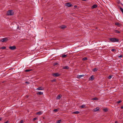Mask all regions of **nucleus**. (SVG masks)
Here are the masks:
<instances>
[{
    "mask_svg": "<svg viewBox=\"0 0 123 123\" xmlns=\"http://www.w3.org/2000/svg\"><path fill=\"white\" fill-rule=\"evenodd\" d=\"M9 121H7L6 122H5L4 123H8V122Z\"/></svg>",
    "mask_w": 123,
    "mask_h": 123,
    "instance_id": "40",
    "label": "nucleus"
},
{
    "mask_svg": "<svg viewBox=\"0 0 123 123\" xmlns=\"http://www.w3.org/2000/svg\"><path fill=\"white\" fill-rule=\"evenodd\" d=\"M61 121V120L60 119L56 121V123H60Z\"/></svg>",
    "mask_w": 123,
    "mask_h": 123,
    "instance_id": "24",
    "label": "nucleus"
},
{
    "mask_svg": "<svg viewBox=\"0 0 123 123\" xmlns=\"http://www.w3.org/2000/svg\"><path fill=\"white\" fill-rule=\"evenodd\" d=\"M69 68V67L68 66H64L63 67V69H68Z\"/></svg>",
    "mask_w": 123,
    "mask_h": 123,
    "instance_id": "13",
    "label": "nucleus"
},
{
    "mask_svg": "<svg viewBox=\"0 0 123 123\" xmlns=\"http://www.w3.org/2000/svg\"><path fill=\"white\" fill-rule=\"evenodd\" d=\"M37 119V117H35V118H34L33 119V121H35V120H36Z\"/></svg>",
    "mask_w": 123,
    "mask_h": 123,
    "instance_id": "34",
    "label": "nucleus"
},
{
    "mask_svg": "<svg viewBox=\"0 0 123 123\" xmlns=\"http://www.w3.org/2000/svg\"><path fill=\"white\" fill-rule=\"evenodd\" d=\"M6 48L5 47H2L0 49H5Z\"/></svg>",
    "mask_w": 123,
    "mask_h": 123,
    "instance_id": "27",
    "label": "nucleus"
},
{
    "mask_svg": "<svg viewBox=\"0 0 123 123\" xmlns=\"http://www.w3.org/2000/svg\"><path fill=\"white\" fill-rule=\"evenodd\" d=\"M98 70V69L97 68H95L93 69L92 70V71L94 72H95L96 71H97Z\"/></svg>",
    "mask_w": 123,
    "mask_h": 123,
    "instance_id": "18",
    "label": "nucleus"
},
{
    "mask_svg": "<svg viewBox=\"0 0 123 123\" xmlns=\"http://www.w3.org/2000/svg\"><path fill=\"white\" fill-rule=\"evenodd\" d=\"M92 99L93 100H96L97 99V98H93Z\"/></svg>",
    "mask_w": 123,
    "mask_h": 123,
    "instance_id": "28",
    "label": "nucleus"
},
{
    "mask_svg": "<svg viewBox=\"0 0 123 123\" xmlns=\"http://www.w3.org/2000/svg\"><path fill=\"white\" fill-rule=\"evenodd\" d=\"M23 120H21L19 122V123H23Z\"/></svg>",
    "mask_w": 123,
    "mask_h": 123,
    "instance_id": "38",
    "label": "nucleus"
},
{
    "mask_svg": "<svg viewBox=\"0 0 123 123\" xmlns=\"http://www.w3.org/2000/svg\"><path fill=\"white\" fill-rule=\"evenodd\" d=\"M94 79V78L93 75H92L89 78V80H93Z\"/></svg>",
    "mask_w": 123,
    "mask_h": 123,
    "instance_id": "8",
    "label": "nucleus"
},
{
    "mask_svg": "<svg viewBox=\"0 0 123 123\" xmlns=\"http://www.w3.org/2000/svg\"><path fill=\"white\" fill-rule=\"evenodd\" d=\"M58 111V109H55L53 110V111L55 112H57Z\"/></svg>",
    "mask_w": 123,
    "mask_h": 123,
    "instance_id": "31",
    "label": "nucleus"
},
{
    "mask_svg": "<svg viewBox=\"0 0 123 123\" xmlns=\"http://www.w3.org/2000/svg\"><path fill=\"white\" fill-rule=\"evenodd\" d=\"M121 102H122L121 100H120L119 101H117V103H118V104H119V103H121Z\"/></svg>",
    "mask_w": 123,
    "mask_h": 123,
    "instance_id": "32",
    "label": "nucleus"
},
{
    "mask_svg": "<svg viewBox=\"0 0 123 123\" xmlns=\"http://www.w3.org/2000/svg\"><path fill=\"white\" fill-rule=\"evenodd\" d=\"M116 50L114 49H112L111 50V51L112 52H113Z\"/></svg>",
    "mask_w": 123,
    "mask_h": 123,
    "instance_id": "35",
    "label": "nucleus"
},
{
    "mask_svg": "<svg viewBox=\"0 0 123 123\" xmlns=\"http://www.w3.org/2000/svg\"><path fill=\"white\" fill-rule=\"evenodd\" d=\"M61 27V28L62 29H64L65 28H66V26L65 25H62L61 27Z\"/></svg>",
    "mask_w": 123,
    "mask_h": 123,
    "instance_id": "9",
    "label": "nucleus"
},
{
    "mask_svg": "<svg viewBox=\"0 0 123 123\" xmlns=\"http://www.w3.org/2000/svg\"><path fill=\"white\" fill-rule=\"evenodd\" d=\"M8 40L7 38H5L1 39L0 41L3 42H5Z\"/></svg>",
    "mask_w": 123,
    "mask_h": 123,
    "instance_id": "3",
    "label": "nucleus"
},
{
    "mask_svg": "<svg viewBox=\"0 0 123 123\" xmlns=\"http://www.w3.org/2000/svg\"><path fill=\"white\" fill-rule=\"evenodd\" d=\"M74 7L75 8H76L77 7V6H75Z\"/></svg>",
    "mask_w": 123,
    "mask_h": 123,
    "instance_id": "41",
    "label": "nucleus"
},
{
    "mask_svg": "<svg viewBox=\"0 0 123 123\" xmlns=\"http://www.w3.org/2000/svg\"><path fill=\"white\" fill-rule=\"evenodd\" d=\"M84 76V75H78L77 76V78H78L79 79V78H81L82 77Z\"/></svg>",
    "mask_w": 123,
    "mask_h": 123,
    "instance_id": "12",
    "label": "nucleus"
},
{
    "mask_svg": "<svg viewBox=\"0 0 123 123\" xmlns=\"http://www.w3.org/2000/svg\"><path fill=\"white\" fill-rule=\"evenodd\" d=\"M87 58L86 57H85L83 58L82 59V60L83 61H85V60H87Z\"/></svg>",
    "mask_w": 123,
    "mask_h": 123,
    "instance_id": "26",
    "label": "nucleus"
},
{
    "mask_svg": "<svg viewBox=\"0 0 123 123\" xmlns=\"http://www.w3.org/2000/svg\"><path fill=\"white\" fill-rule=\"evenodd\" d=\"M114 32L116 33H118V34H119V33H120V32L117 30H114Z\"/></svg>",
    "mask_w": 123,
    "mask_h": 123,
    "instance_id": "15",
    "label": "nucleus"
},
{
    "mask_svg": "<svg viewBox=\"0 0 123 123\" xmlns=\"http://www.w3.org/2000/svg\"><path fill=\"white\" fill-rule=\"evenodd\" d=\"M2 119V118H0V121Z\"/></svg>",
    "mask_w": 123,
    "mask_h": 123,
    "instance_id": "44",
    "label": "nucleus"
},
{
    "mask_svg": "<svg viewBox=\"0 0 123 123\" xmlns=\"http://www.w3.org/2000/svg\"><path fill=\"white\" fill-rule=\"evenodd\" d=\"M52 75L54 77H57L60 76V74L58 73H55L52 74Z\"/></svg>",
    "mask_w": 123,
    "mask_h": 123,
    "instance_id": "4",
    "label": "nucleus"
},
{
    "mask_svg": "<svg viewBox=\"0 0 123 123\" xmlns=\"http://www.w3.org/2000/svg\"><path fill=\"white\" fill-rule=\"evenodd\" d=\"M122 57V55H120L119 56H118V58H120Z\"/></svg>",
    "mask_w": 123,
    "mask_h": 123,
    "instance_id": "36",
    "label": "nucleus"
},
{
    "mask_svg": "<svg viewBox=\"0 0 123 123\" xmlns=\"http://www.w3.org/2000/svg\"><path fill=\"white\" fill-rule=\"evenodd\" d=\"M65 5L68 7H70L72 6V5L70 3H67L65 4Z\"/></svg>",
    "mask_w": 123,
    "mask_h": 123,
    "instance_id": "5",
    "label": "nucleus"
},
{
    "mask_svg": "<svg viewBox=\"0 0 123 123\" xmlns=\"http://www.w3.org/2000/svg\"><path fill=\"white\" fill-rule=\"evenodd\" d=\"M51 81L52 82H55L56 81V80L55 79H54L52 80Z\"/></svg>",
    "mask_w": 123,
    "mask_h": 123,
    "instance_id": "33",
    "label": "nucleus"
},
{
    "mask_svg": "<svg viewBox=\"0 0 123 123\" xmlns=\"http://www.w3.org/2000/svg\"><path fill=\"white\" fill-rule=\"evenodd\" d=\"M99 107H97L96 108H95L93 110V111L94 112L97 111L99 110Z\"/></svg>",
    "mask_w": 123,
    "mask_h": 123,
    "instance_id": "7",
    "label": "nucleus"
},
{
    "mask_svg": "<svg viewBox=\"0 0 123 123\" xmlns=\"http://www.w3.org/2000/svg\"><path fill=\"white\" fill-rule=\"evenodd\" d=\"M25 83H28V82H25Z\"/></svg>",
    "mask_w": 123,
    "mask_h": 123,
    "instance_id": "45",
    "label": "nucleus"
},
{
    "mask_svg": "<svg viewBox=\"0 0 123 123\" xmlns=\"http://www.w3.org/2000/svg\"><path fill=\"white\" fill-rule=\"evenodd\" d=\"M97 5L96 4L92 6L91 8L92 9H93L97 7Z\"/></svg>",
    "mask_w": 123,
    "mask_h": 123,
    "instance_id": "10",
    "label": "nucleus"
},
{
    "mask_svg": "<svg viewBox=\"0 0 123 123\" xmlns=\"http://www.w3.org/2000/svg\"><path fill=\"white\" fill-rule=\"evenodd\" d=\"M120 9L123 14V9L122 8L120 7Z\"/></svg>",
    "mask_w": 123,
    "mask_h": 123,
    "instance_id": "29",
    "label": "nucleus"
},
{
    "mask_svg": "<svg viewBox=\"0 0 123 123\" xmlns=\"http://www.w3.org/2000/svg\"><path fill=\"white\" fill-rule=\"evenodd\" d=\"M37 94L38 95H41L43 94V92H37Z\"/></svg>",
    "mask_w": 123,
    "mask_h": 123,
    "instance_id": "16",
    "label": "nucleus"
},
{
    "mask_svg": "<svg viewBox=\"0 0 123 123\" xmlns=\"http://www.w3.org/2000/svg\"><path fill=\"white\" fill-rule=\"evenodd\" d=\"M29 97V96L28 95L25 96V97L26 98H27Z\"/></svg>",
    "mask_w": 123,
    "mask_h": 123,
    "instance_id": "39",
    "label": "nucleus"
},
{
    "mask_svg": "<svg viewBox=\"0 0 123 123\" xmlns=\"http://www.w3.org/2000/svg\"><path fill=\"white\" fill-rule=\"evenodd\" d=\"M86 106V105H83L81 106L80 107L82 108H84Z\"/></svg>",
    "mask_w": 123,
    "mask_h": 123,
    "instance_id": "23",
    "label": "nucleus"
},
{
    "mask_svg": "<svg viewBox=\"0 0 123 123\" xmlns=\"http://www.w3.org/2000/svg\"><path fill=\"white\" fill-rule=\"evenodd\" d=\"M67 55H62L61 56V57H62V58H64L65 57H66L67 56Z\"/></svg>",
    "mask_w": 123,
    "mask_h": 123,
    "instance_id": "17",
    "label": "nucleus"
},
{
    "mask_svg": "<svg viewBox=\"0 0 123 123\" xmlns=\"http://www.w3.org/2000/svg\"><path fill=\"white\" fill-rule=\"evenodd\" d=\"M112 75H110L108 77V78L109 79H110L112 77Z\"/></svg>",
    "mask_w": 123,
    "mask_h": 123,
    "instance_id": "25",
    "label": "nucleus"
},
{
    "mask_svg": "<svg viewBox=\"0 0 123 123\" xmlns=\"http://www.w3.org/2000/svg\"><path fill=\"white\" fill-rule=\"evenodd\" d=\"M14 12L12 10H8L6 14L7 16H11L14 15Z\"/></svg>",
    "mask_w": 123,
    "mask_h": 123,
    "instance_id": "1",
    "label": "nucleus"
},
{
    "mask_svg": "<svg viewBox=\"0 0 123 123\" xmlns=\"http://www.w3.org/2000/svg\"><path fill=\"white\" fill-rule=\"evenodd\" d=\"M121 109H123V106H121Z\"/></svg>",
    "mask_w": 123,
    "mask_h": 123,
    "instance_id": "42",
    "label": "nucleus"
},
{
    "mask_svg": "<svg viewBox=\"0 0 123 123\" xmlns=\"http://www.w3.org/2000/svg\"><path fill=\"white\" fill-rule=\"evenodd\" d=\"M80 113V112L79 111H76L74 112H73V113L76 114H77Z\"/></svg>",
    "mask_w": 123,
    "mask_h": 123,
    "instance_id": "21",
    "label": "nucleus"
},
{
    "mask_svg": "<svg viewBox=\"0 0 123 123\" xmlns=\"http://www.w3.org/2000/svg\"><path fill=\"white\" fill-rule=\"evenodd\" d=\"M102 110L105 112H107L108 110V109L107 108H105L102 109Z\"/></svg>",
    "mask_w": 123,
    "mask_h": 123,
    "instance_id": "14",
    "label": "nucleus"
},
{
    "mask_svg": "<svg viewBox=\"0 0 123 123\" xmlns=\"http://www.w3.org/2000/svg\"><path fill=\"white\" fill-rule=\"evenodd\" d=\"M32 70V69H27L25 70V72H28L30 71H31Z\"/></svg>",
    "mask_w": 123,
    "mask_h": 123,
    "instance_id": "20",
    "label": "nucleus"
},
{
    "mask_svg": "<svg viewBox=\"0 0 123 123\" xmlns=\"http://www.w3.org/2000/svg\"><path fill=\"white\" fill-rule=\"evenodd\" d=\"M61 96L59 94L58 95V96H57V99H59L61 98Z\"/></svg>",
    "mask_w": 123,
    "mask_h": 123,
    "instance_id": "19",
    "label": "nucleus"
},
{
    "mask_svg": "<svg viewBox=\"0 0 123 123\" xmlns=\"http://www.w3.org/2000/svg\"><path fill=\"white\" fill-rule=\"evenodd\" d=\"M115 25H120V24L119 23H115Z\"/></svg>",
    "mask_w": 123,
    "mask_h": 123,
    "instance_id": "30",
    "label": "nucleus"
},
{
    "mask_svg": "<svg viewBox=\"0 0 123 123\" xmlns=\"http://www.w3.org/2000/svg\"><path fill=\"white\" fill-rule=\"evenodd\" d=\"M115 123H118V122H117V121H116L115 122Z\"/></svg>",
    "mask_w": 123,
    "mask_h": 123,
    "instance_id": "43",
    "label": "nucleus"
},
{
    "mask_svg": "<svg viewBox=\"0 0 123 123\" xmlns=\"http://www.w3.org/2000/svg\"><path fill=\"white\" fill-rule=\"evenodd\" d=\"M42 112L41 111H39L36 114L37 115H41L42 114Z\"/></svg>",
    "mask_w": 123,
    "mask_h": 123,
    "instance_id": "22",
    "label": "nucleus"
},
{
    "mask_svg": "<svg viewBox=\"0 0 123 123\" xmlns=\"http://www.w3.org/2000/svg\"><path fill=\"white\" fill-rule=\"evenodd\" d=\"M9 48L11 50H13L16 49V47L15 46H10L9 47Z\"/></svg>",
    "mask_w": 123,
    "mask_h": 123,
    "instance_id": "6",
    "label": "nucleus"
},
{
    "mask_svg": "<svg viewBox=\"0 0 123 123\" xmlns=\"http://www.w3.org/2000/svg\"><path fill=\"white\" fill-rule=\"evenodd\" d=\"M42 87H39L37 88V90H43V88H42Z\"/></svg>",
    "mask_w": 123,
    "mask_h": 123,
    "instance_id": "11",
    "label": "nucleus"
},
{
    "mask_svg": "<svg viewBox=\"0 0 123 123\" xmlns=\"http://www.w3.org/2000/svg\"><path fill=\"white\" fill-rule=\"evenodd\" d=\"M58 64V63L57 62H55L54 63V65L55 66L57 65Z\"/></svg>",
    "mask_w": 123,
    "mask_h": 123,
    "instance_id": "37",
    "label": "nucleus"
},
{
    "mask_svg": "<svg viewBox=\"0 0 123 123\" xmlns=\"http://www.w3.org/2000/svg\"><path fill=\"white\" fill-rule=\"evenodd\" d=\"M109 40L110 41L112 42H118L119 41L118 39L115 38H110Z\"/></svg>",
    "mask_w": 123,
    "mask_h": 123,
    "instance_id": "2",
    "label": "nucleus"
}]
</instances>
